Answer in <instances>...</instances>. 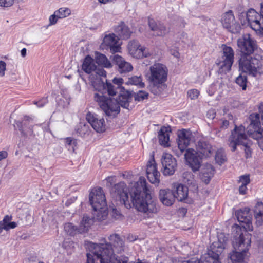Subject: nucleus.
<instances>
[{"label":"nucleus","instance_id":"nucleus-1","mask_svg":"<svg viewBox=\"0 0 263 263\" xmlns=\"http://www.w3.org/2000/svg\"><path fill=\"white\" fill-rule=\"evenodd\" d=\"M240 54L239 69L243 72L253 77L263 73V56L254 53L256 48L255 41L246 34L237 41Z\"/></svg>","mask_w":263,"mask_h":263},{"label":"nucleus","instance_id":"nucleus-2","mask_svg":"<svg viewBox=\"0 0 263 263\" xmlns=\"http://www.w3.org/2000/svg\"><path fill=\"white\" fill-rule=\"evenodd\" d=\"M129 194L131 205H133L139 212L149 215L159 211V206L157 200L152 196L144 177L139 178L130 189Z\"/></svg>","mask_w":263,"mask_h":263},{"label":"nucleus","instance_id":"nucleus-3","mask_svg":"<svg viewBox=\"0 0 263 263\" xmlns=\"http://www.w3.org/2000/svg\"><path fill=\"white\" fill-rule=\"evenodd\" d=\"M235 230L239 236L234 235L233 247L235 250L229 253L228 258L232 263H243L249 256L248 251L251 247V235L246 231L242 232L238 227Z\"/></svg>","mask_w":263,"mask_h":263},{"label":"nucleus","instance_id":"nucleus-4","mask_svg":"<svg viewBox=\"0 0 263 263\" xmlns=\"http://www.w3.org/2000/svg\"><path fill=\"white\" fill-rule=\"evenodd\" d=\"M168 69L164 64L156 63L149 67L148 80L150 91L155 95H160L167 87Z\"/></svg>","mask_w":263,"mask_h":263},{"label":"nucleus","instance_id":"nucleus-5","mask_svg":"<svg viewBox=\"0 0 263 263\" xmlns=\"http://www.w3.org/2000/svg\"><path fill=\"white\" fill-rule=\"evenodd\" d=\"M89 202L93 210V222L95 220L102 221L105 220L108 215L107 203L103 191L101 187L92 190L89 194Z\"/></svg>","mask_w":263,"mask_h":263},{"label":"nucleus","instance_id":"nucleus-6","mask_svg":"<svg viewBox=\"0 0 263 263\" xmlns=\"http://www.w3.org/2000/svg\"><path fill=\"white\" fill-rule=\"evenodd\" d=\"M245 128L241 125L235 128L232 131L231 135L229 138V145L232 148V151L234 152L236 149L237 145H242L245 153L246 158H250L252 156V151L250 146L252 143L247 138L245 133Z\"/></svg>","mask_w":263,"mask_h":263},{"label":"nucleus","instance_id":"nucleus-7","mask_svg":"<svg viewBox=\"0 0 263 263\" xmlns=\"http://www.w3.org/2000/svg\"><path fill=\"white\" fill-rule=\"evenodd\" d=\"M110 241L107 243L108 247L111 250V253L108 254L109 261L111 263H129L127 256L122 255L121 253L124 251V242L117 234L110 235L108 237Z\"/></svg>","mask_w":263,"mask_h":263},{"label":"nucleus","instance_id":"nucleus-8","mask_svg":"<svg viewBox=\"0 0 263 263\" xmlns=\"http://www.w3.org/2000/svg\"><path fill=\"white\" fill-rule=\"evenodd\" d=\"M227 241V238L223 234L219 235L218 240L212 243L202 258L206 263H221L220 255L226 247Z\"/></svg>","mask_w":263,"mask_h":263},{"label":"nucleus","instance_id":"nucleus-9","mask_svg":"<svg viewBox=\"0 0 263 263\" xmlns=\"http://www.w3.org/2000/svg\"><path fill=\"white\" fill-rule=\"evenodd\" d=\"M111 253L107 243L93 244L92 249L87 253V263H111L108 257Z\"/></svg>","mask_w":263,"mask_h":263},{"label":"nucleus","instance_id":"nucleus-10","mask_svg":"<svg viewBox=\"0 0 263 263\" xmlns=\"http://www.w3.org/2000/svg\"><path fill=\"white\" fill-rule=\"evenodd\" d=\"M94 100L101 109L107 116H115L120 112L118 101L116 99L98 93L94 95Z\"/></svg>","mask_w":263,"mask_h":263},{"label":"nucleus","instance_id":"nucleus-11","mask_svg":"<svg viewBox=\"0 0 263 263\" xmlns=\"http://www.w3.org/2000/svg\"><path fill=\"white\" fill-rule=\"evenodd\" d=\"M250 123L247 128L248 135L256 140L259 147L263 150V128L261 126L260 115L258 113L251 114L249 116Z\"/></svg>","mask_w":263,"mask_h":263},{"label":"nucleus","instance_id":"nucleus-12","mask_svg":"<svg viewBox=\"0 0 263 263\" xmlns=\"http://www.w3.org/2000/svg\"><path fill=\"white\" fill-rule=\"evenodd\" d=\"M222 55L217 62V64L220 72L226 73L231 70L234 62V51L232 47L224 44L222 45Z\"/></svg>","mask_w":263,"mask_h":263},{"label":"nucleus","instance_id":"nucleus-13","mask_svg":"<svg viewBox=\"0 0 263 263\" xmlns=\"http://www.w3.org/2000/svg\"><path fill=\"white\" fill-rule=\"evenodd\" d=\"M92 224L93 219L85 215L83 216L79 227L74 226L72 223H67L64 225V230L69 235L74 236L78 233L87 232Z\"/></svg>","mask_w":263,"mask_h":263},{"label":"nucleus","instance_id":"nucleus-14","mask_svg":"<svg viewBox=\"0 0 263 263\" xmlns=\"http://www.w3.org/2000/svg\"><path fill=\"white\" fill-rule=\"evenodd\" d=\"M110 192L112 196L120 200L127 209L131 208L130 199H129L128 189L125 182L121 181L115 184Z\"/></svg>","mask_w":263,"mask_h":263},{"label":"nucleus","instance_id":"nucleus-15","mask_svg":"<svg viewBox=\"0 0 263 263\" xmlns=\"http://www.w3.org/2000/svg\"><path fill=\"white\" fill-rule=\"evenodd\" d=\"M235 215L239 222L241 223H243V224H241V226L235 224L233 226L232 230L233 232L235 233V235H237V237L239 236L238 233L236 232V230H235L236 227H240L242 232L243 233L245 231L248 232V231H252V225L251 221V217L250 216L249 209L246 208L244 210H238L236 212Z\"/></svg>","mask_w":263,"mask_h":263},{"label":"nucleus","instance_id":"nucleus-16","mask_svg":"<svg viewBox=\"0 0 263 263\" xmlns=\"http://www.w3.org/2000/svg\"><path fill=\"white\" fill-rule=\"evenodd\" d=\"M129 53L136 59H143L152 55L149 49L145 46H141L136 40L129 42L127 46Z\"/></svg>","mask_w":263,"mask_h":263},{"label":"nucleus","instance_id":"nucleus-17","mask_svg":"<svg viewBox=\"0 0 263 263\" xmlns=\"http://www.w3.org/2000/svg\"><path fill=\"white\" fill-rule=\"evenodd\" d=\"M221 23L224 28L232 33H237L241 30V26L235 20L232 10H229L222 15Z\"/></svg>","mask_w":263,"mask_h":263},{"label":"nucleus","instance_id":"nucleus-18","mask_svg":"<svg viewBox=\"0 0 263 263\" xmlns=\"http://www.w3.org/2000/svg\"><path fill=\"white\" fill-rule=\"evenodd\" d=\"M82 69L88 74L91 73L89 78L92 75L95 79L96 76L99 78L101 76L106 77V72L104 69L102 68H97L94 63V60L90 55H87L85 58L82 64Z\"/></svg>","mask_w":263,"mask_h":263},{"label":"nucleus","instance_id":"nucleus-19","mask_svg":"<svg viewBox=\"0 0 263 263\" xmlns=\"http://www.w3.org/2000/svg\"><path fill=\"white\" fill-rule=\"evenodd\" d=\"M18 130H20L22 136L29 138H34L35 134L33 132L34 125L33 124V119L27 116L23 117L21 121H17L15 122Z\"/></svg>","mask_w":263,"mask_h":263},{"label":"nucleus","instance_id":"nucleus-20","mask_svg":"<svg viewBox=\"0 0 263 263\" xmlns=\"http://www.w3.org/2000/svg\"><path fill=\"white\" fill-rule=\"evenodd\" d=\"M90 82L91 85L93 86L96 90L101 91L102 89H106L110 96L116 95L118 93L117 87L114 86L110 82H109L107 80H106L105 83L100 78L96 76L95 79L93 75L90 77Z\"/></svg>","mask_w":263,"mask_h":263},{"label":"nucleus","instance_id":"nucleus-21","mask_svg":"<svg viewBox=\"0 0 263 263\" xmlns=\"http://www.w3.org/2000/svg\"><path fill=\"white\" fill-rule=\"evenodd\" d=\"M162 171L164 175H172L177 167L176 159L170 154L164 153L161 158Z\"/></svg>","mask_w":263,"mask_h":263},{"label":"nucleus","instance_id":"nucleus-22","mask_svg":"<svg viewBox=\"0 0 263 263\" xmlns=\"http://www.w3.org/2000/svg\"><path fill=\"white\" fill-rule=\"evenodd\" d=\"M246 18L250 27L255 31L263 34V26L261 24V18L254 9H250L246 13Z\"/></svg>","mask_w":263,"mask_h":263},{"label":"nucleus","instance_id":"nucleus-23","mask_svg":"<svg viewBox=\"0 0 263 263\" xmlns=\"http://www.w3.org/2000/svg\"><path fill=\"white\" fill-rule=\"evenodd\" d=\"M86 119L92 127L97 133H103L106 130V124L103 118H100L97 114L88 112Z\"/></svg>","mask_w":263,"mask_h":263},{"label":"nucleus","instance_id":"nucleus-24","mask_svg":"<svg viewBox=\"0 0 263 263\" xmlns=\"http://www.w3.org/2000/svg\"><path fill=\"white\" fill-rule=\"evenodd\" d=\"M196 152L201 157L208 158L212 156L214 149L212 145L206 140L202 139L196 145Z\"/></svg>","mask_w":263,"mask_h":263},{"label":"nucleus","instance_id":"nucleus-25","mask_svg":"<svg viewBox=\"0 0 263 263\" xmlns=\"http://www.w3.org/2000/svg\"><path fill=\"white\" fill-rule=\"evenodd\" d=\"M178 146L181 152L186 150L190 144L192 137V132L190 130L183 129L178 132Z\"/></svg>","mask_w":263,"mask_h":263},{"label":"nucleus","instance_id":"nucleus-26","mask_svg":"<svg viewBox=\"0 0 263 263\" xmlns=\"http://www.w3.org/2000/svg\"><path fill=\"white\" fill-rule=\"evenodd\" d=\"M146 174L148 180L152 183H159L160 174L157 170V164L154 158L149 160L147 162Z\"/></svg>","mask_w":263,"mask_h":263},{"label":"nucleus","instance_id":"nucleus-27","mask_svg":"<svg viewBox=\"0 0 263 263\" xmlns=\"http://www.w3.org/2000/svg\"><path fill=\"white\" fill-rule=\"evenodd\" d=\"M197 153L193 149L188 148L184 154L186 161L190 164L193 171H196L200 167L201 161L199 155H197Z\"/></svg>","mask_w":263,"mask_h":263},{"label":"nucleus","instance_id":"nucleus-28","mask_svg":"<svg viewBox=\"0 0 263 263\" xmlns=\"http://www.w3.org/2000/svg\"><path fill=\"white\" fill-rule=\"evenodd\" d=\"M119 39L114 33L106 35L103 40L102 45L108 48L114 53L118 52L121 49L120 46L118 44Z\"/></svg>","mask_w":263,"mask_h":263},{"label":"nucleus","instance_id":"nucleus-29","mask_svg":"<svg viewBox=\"0 0 263 263\" xmlns=\"http://www.w3.org/2000/svg\"><path fill=\"white\" fill-rule=\"evenodd\" d=\"M113 61L118 66V71L121 73L128 72L133 68L130 63L126 62L122 57L119 55H114Z\"/></svg>","mask_w":263,"mask_h":263},{"label":"nucleus","instance_id":"nucleus-30","mask_svg":"<svg viewBox=\"0 0 263 263\" xmlns=\"http://www.w3.org/2000/svg\"><path fill=\"white\" fill-rule=\"evenodd\" d=\"M159 199L161 202L166 206L172 205L175 200L174 195L169 189L160 190Z\"/></svg>","mask_w":263,"mask_h":263},{"label":"nucleus","instance_id":"nucleus-31","mask_svg":"<svg viewBox=\"0 0 263 263\" xmlns=\"http://www.w3.org/2000/svg\"><path fill=\"white\" fill-rule=\"evenodd\" d=\"M171 133L169 127L163 126L158 132V139L160 144L164 147L170 146V134Z\"/></svg>","mask_w":263,"mask_h":263},{"label":"nucleus","instance_id":"nucleus-32","mask_svg":"<svg viewBox=\"0 0 263 263\" xmlns=\"http://www.w3.org/2000/svg\"><path fill=\"white\" fill-rule=\"evenodd\" d=\"M115 31L121 39L124 40L129 39L133 33L129 27L123 22L116 27Z\"/></svg>","mask_w":263,"mask_h":263},{"label":"nucleus","instance_id":"nucleus-33","mask_svg":"<svg viewBox=\"0 0 263 263\" xmlns=\"http://www.w3.org/2000/svg\"><path fill=\"white\" fill-rule=\"evenodd\" d=\"M120 92L118 99H116L119 107L121 106L127 109L129 106V103L132 99L130 93L128 91H125V89L121 90Z\"/></svg>","mask_w":263,"mask_h":263},{"label":"nucleus","instance_id":"nucleus-34","mask_svg":"<svg viewBox=\"0 0 263 263\" xmlns=\"http://www.w3.org/2000/svg\"><path fill=\"white\" fill-rule=\"evenodd\" d=\"M215 169L210 164H206L202 170L201 179L206 184H208L213 176Z\"/></svg>","mask_w":263,"mask_h":263},{"label":"nucleus","instance_id":"nucleus-35","mask_svg":"<svg viewBox=\"0 0 263 263\" xmlns=\"http://www.w3.org/2000/svg\"><path fill=\"white\" fill-rule=\"evenodd\" d=\"M174 197L179 201L185 200L188 196V188L182 184H179L174 192Z\"/></svg>","mask_w":263,"mask_h":263},{"label":"nucleus","instance_id":"nucleus-36","mask_svg":"<svg viewBox=\"0 0 263 263\" xmlns=\"http://www.w3.org/2000/svg\"><path fill=\"white\" fill-rule=\"evenodd\" d=\"M254 217L256 219V223L257 226H261L263 224V203L258 202L254 210Z\"/></svg>","mask_w":263,"mask_h":263},{"label":"nucleus","instance_id":"nucleus-37","mask_svg":"<svg viewBox=\"0 0 263 263\" xmlns=\"http://www.w3.org/2000/svg\"><path fill=\"white\" fill-rule=\"evenodd\" d=\"M95 61L99 65L102 67L107 68L112 67L111 63L108 60L107 57L104 54L100 52H95Z\"/></svg>","mask_w":263,"mask_h":263},{"label":"nucleus","instance_id":"nucleus-38","mask_svg":"<svg viewBox=\"0 0 263 263\" xmlns=\"http://www.w3.org/2000/svg\"><path fill=\"white\" fill-rule=\"evenodd\" d=\"M215 160L216 162L220 165L223 164L227 161V156L223 148H219L216 151Z\"/></svg>","mask_w":263,"mask_h":263},{"label":"nucleus","instance_id":"nucleus-39","mask_svg":"<svg viewBox=\"0 0 263 263\" xmlns=\"http://www.w3.org/2000/svg\"><path fill=\"white\" fill-rule=\"evenodd\" d=\"M127 85H134L137 86L140 88H143L145 86L144 83L142 82L141 77L133 76L129 78L126 82Z\"/></svg>","mask_w":263,"mask_h":263},{"label":"nucleus","instance_id":"nucleus-40","mask_svg":"<svg viewBox=\"0 0 263 263\" xmlns=\"http://www.w3.org/2000/svg\"><path fill=\"white\" fill-rule=\"evenodd\" d=\"M170 31V28L167 27L163 24L159 23L155 32L157 36H164L167 34Z\"/></svg>","mask_w":263,"mask_h":263},{"label":"nucleus","instance_id":"nucleus-41","mask_svg":"<svg viewBox=\"0 0 263 263\" xmlns=\"http://www.w3.org/2000/svg\"><path fill=\"white\" fill-rule=\"evenodd\" d=\"M76 130L79 136L83 137L88 134L89 129L88 125L81 122L77 126Z\"/></svg>","mask_w":263,"mask_h":263},{"label":"nucleus","instance_id":"nucleus-42","mask_svg":"<svg viewBox=\"0 0 263 263\" xmlns=\"http://www.w3.org/2000/svg\"><path fill=\"white\" fill-rule=\"evenodd\" d=\"M235 82L243 90H245L247 88V76L246 74L241 73L237 77L235 80Z\"/></svg>","mask_w":263,"mask_h":263},{"label":"nucleus","instance_id":"nucleus-43","mask_svg":"<svg viewBox=\"0 0 263 263\" xmlns=\"http://www.w3.org/2000/svg\"><path fill=\"white\" fill-rule=\"evenodd\" d=\"M55 13L57 14L58 18H63L68 16L71 13V11L68 8L63 7L55 11Z\"/></svg>","mask_w":263,"mask_h":263},{"label":"nucleus","instance_id":"nucleus-44","mask_svg":"<svg viewBox=\"0 0 263 263\" xmlns=\"http://www.w3.org/2000/svg\"><path fill=\"white\" fill-rule=\"evenodd\" d=\"M148 93L144 91L140 90L134 95V98L136 101H141L147 99Z\"/></svg>","mask_w":263,"mask_h":263},{"label":"nucleus","instance_id":"nucleus-45","mask_svg":"<svg viewBox=\"0 0 263 263\" xmlns=\"http://www.w3.org/2000/svg\"><path fill=\"white\" fill-rule=\"evenodd\" d=\"M183 181L187 184H192L193 180V175L192 173L186 172L183 173Z\"/></svg>","mask_w":263,"mask_h":263},{"label":"nucleus","instance_id":"nucleus-46","mask_svg":"<svg viewBox=\"0 0 263 263\" xmlns=\"http://www.w3.org/2000/svg\"><path fill=\"white\" fill-rule=\"evenodd\" d=\"M187 95L191 99L195 100L198 98L199 91L197 89H193L189 90L187 92Z\"/></svg>","mask_w":263,"mask_h":263},{"label":"nucleus","instance_id":"nucleus-47","mask_svg":"<svg viewBox=\"0 0 263 263\" xmlns=\"http://www.w3.org/2000/svg\"><path fill=\"white\" fill-rule=\"evenodd\" d=\"M112 82L114 84L117 85V88L120 90V91H121V90H124V89L121 87L122 84L123 83V79L121 78H115L112 80Z\"/></svg>","mask_w":263,"mask_h":263},{"label":"nucleus","instance_id":"nucleus-48","mask_svg":"<svg viewBox=\"0 0 263 263\" xmlns=\"http://www.w3.org/2000/svg\"><path fill=\"white\" fill-rule=\"evenodd\" d=\"M14 0H0V6L3 7H10L13 5Z\"/></svg>","mask_w":263,"mask_h":263},{"label":"nucleus","instance_id":"nucleus-49","mask_svg":"<svg viewBox=\"0 0 263 263\" xmlns=\"http://www.w3.org/2000/svg\"><path fill=\"white\" fill-rule=\"evenodd\" d=\"M47 103H48L47 97L43 98L38 101H34L33 102L34 104L36 105L37 106L39 107H43Z\"/></svg>","mask_w":263,"mask_h":263},{"label":"nucleus","instance_id":"nucleus-50","mask_svg":"<svg viewBox=\"0 0 263 263\" xmlns=\"http://www.w3.org/2000/svg\"><path fill=\"white\" fill-rule=\"evenodd\" d=\"M250 178L249 175H242L239 178V182L241 185H247L250 183Z\"/></svg>","mask_w":263,"mask_h":263},{"label":"nucleus","instance_id":"nucleus-51","mask_svg":"<svg viewBox=\"0 0 263 263\" xmlns=\"http://www.w3.org/2000/svg\"><path fill=\"white\" fill-rule=\"evenodd\" d=\"M6 70V63L3 61H0V77H2L5 76Z\"/></svg>","mask_w":263,"mask_h":263},{"label":"nucleus","instance_id":"nucleus-52","mask_svg":"<svg viewBox=\"0 0 263 263\" xmlns=\"http://www.w3.org/2000/svg\"><path fill=\"white\" fill-rule=\"evenodd\" d=\"M148 25L151 28V29L154 32H155L158 26V24L156 23L155 21L153 19L148 20Z\"/></svg>","mask_w":263,"mask_h":263},{"label":"nucleus","instance_id":"nucleus-53","mask_svg":"<svg viewBox=\"0 0 263 263\" xmlns=\"http://www.w3.org/2000/svg\"><path fill=\"white\" fill-rule=\"evenodd\" d=\"M216 114V112L215 110L212 108L208 111L206 116L209 119H213L215 118Z\"/></svg>","mask_w":263,"mask_h":263},{"label":"nucleus","instance_id":"nucleus-54","mask_svg":"<svg viewBox=\"0 0 263 263\" xmlns=\"http://www.w3.org/2000/svg\"><path fill=\"white\" fill-rule=\"evenodd\" d=\"M58 18L57 17V14L55 13L51 15L49 17V19L50 22L49 25H52L56 24V23L57 22Z\"/></svg>","mask_w":263,"mask_h":263},{"label":"nucleus","instance_id":"nucleus-55","mask_svg":"<svg viewBox=\"0 0 263 263\" xmlns=\"http://www.w3.org/2000/svg\"><path fill=\"white\" fill-rule=\"evenodd\" d=\"M184 263H203V261L198 257H193L187 261H185Z\"/></svg>","mask_w":263,"mask_h":263},{"label":"nucleus","instance_id":"nucleus-56","mask_svg":"<svg viewBox=\"0 0 263 263\" xmlns=\"http://www.w3.org/2000/svg\"><path fill=\"white\" fill-rule=\"evenodd\" d=\"M115 176H109L106 178V180L107 182L108 186L111 185L114 182H115Z\"/></svg>","mask_w":263,"mask_h":263},{"label":"nucleus","instance_id":"nucleus-57","mask_svg":"<svg viewBox=\"0 0 263 263\" xmlns=\"http://www.w3.org/2000/svg\"><path fill=\"white\" fill-rule=\"evenodd\" d=\"M16 227V223L15 222H9L8 224H6V231L9 230L10 229H13Z\"/></svg>","mask_w":263,"mask_h":263},{"label":"nucleus","instance_id":"nucleus-58","mask_svg":"<svg viewBox=\"0 0 263 263\" xmlns=\"http://www.w3.org/2000/svg\"><path fill=\"white\" fill-rule=\"evenodd\" d=\"M11 219V217H10L8 215H6L4 217L3 220L1 221L0 222L2 224H4V225H6V224H8L10 222Z\"/></svg>","mask_w":263,"mask_h":263},{"label":"nucleus","instance_id":"nucleus-59","mask_svg":"<svg viewBox=\"0 0 263 263\" xmlns=\"http://www.w3.org/2000/svg\"><path fill=\"white\" fill-rule=\"evenodd\" d=\"M247 185H241L239 188V193L242 195H245L246 193L247 188Z\"/></svg>","mask_w":263,"mask_h":263},{"label":"nucleus","instance_id":"nucleus-60","mask_svg":"<svg viewBox=\"0 0 263 263\" xmlns=\"http://www.w3.org/2000/svg\"><path fill=\"white\" fill-rule=\"evenodd\" d=\"M112 216L114 217H115L116 218H118V217L121 215L120 212L116 209H114V208L112 209Z\"/></svg>","mask_w":263,"mask_h":263},{"label":"nucleus","instance_id":"nucleus-61","mask_svg":"<svg viewBox=\"0 0 263 263\" xmlns=\"http://www.w3.org/2000/svg\"><path fill=\"white\" fill-rule=\"evenodd\" d=\"M229 125V122L227 120H222V124L220 126L221 129L227 128Z\"/></svg>","mask_w":263,"mask_h":263},{"label":"nucleus","instance_id":"nucleus-62","mask_svg":"<svg viewBox=\"0 0 263 263\" xmlns=\"http://www.w3.org/2000/svg\"><path fill=\"white\" fill-rule=\"evenodd\" d=\"M8 156V153L6 151L0 152V161L3 159H5Z\"/></svg>","mask_w":263,"mask_h":263},{"label":"nucleus","instance_id":"nucleus-63","mask_svg":"<svg viewBox=\"0 0 263 263\" xmlns=\"http://www.w3.org/2000/svg\"><path fill=\"white\" fill-rule=\"evenodd\" d=\"M258 110L259 111V113L261 114V116L263 115V104L260 103L258 105Z\"/></svg>","mask_w":263,"mask_h":263},{"label":"nucleus","instance_id":"nucleus-64","mask_svg":"<svg viewBox=\"0 0 263 263\" xmlns=\"http://www.w3.org/2000/svg\"><path fill=\"white\" fill-rule=\"evenodd\" d=\"M260 16L261 18V20L263 21V2L260 4Z\"/></svg>","mask_w":263,"mask_h":263}]
</instances>
